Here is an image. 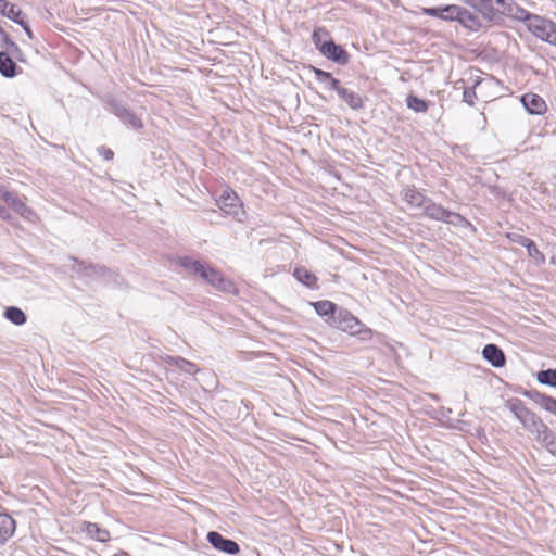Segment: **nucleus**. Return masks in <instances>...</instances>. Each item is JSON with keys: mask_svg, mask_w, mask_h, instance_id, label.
<instances>
[{"mask_svg": "<svg viewBox=\"0 0 556 556\" xmlns=\"http://www.w3.org/2000/svg\"><path fill=\"white\" fill-rule=\"evenodd\" d=\"M482 356L485 361H488L493 367L501 368L505 366L506 357L502 349H500L496 344L489 343L482 350Z\"/></svg>", "mask_w": 556, "mask_h": 556, "instance_id": "nucleus-15", "label": "nucleus"}, {"mask_svg": "<svg viewBox=\"0 0 556 556\" xmlns=\"http://www.w3.org/2000/svg\"><path fill=\"white\" fill-rule=\"evenodd\" d=\"M15 531V520L7 514H0V546L3 545Z\"/></svg>", "mask_w": 556, "mask_h": 556, "instance_id": "nucleus-20", "label": "nucleus"}, {"mask_svg": "<svg viewBox=\"0 0 556 556\" xmlns=\"http://www.w3.org/2000/svg\"><path fill=\"white\" fill-rule=\"evenodd\" d=\"M166 363L188 374L195 371V365L182 357L168 356Z\"/></svg>", "mask_w": 556, "mask_h": 556, "instance_id": "nucleus-25", "label": "nucleus"}, {"mask_svg": "<svg viewBox=\"0 0 556 556\" xmlns=\"http://www.w3.org/2000/svg\"><path fill=\"white\" fill-rule=\"evenodd\" d=\"M4 317L16 326H22L27 321L26 314L16 306H9L4 311Z\"/></svg>", "mask_w": 556, "mask_h": 556, "instance_id": "nucleus-23", "label": "nucleus"}, {"mask_svg": "<svg viewBox=\"0 0 556 556\" xmlns=\"http://www.w3.org/2000/svg\"><path fill=\"white\" fill-rule=\"evenodd\" d=\"M521 103L529 114L542 115L547 110L544 99L535 93L523 94Z\"/></svg>", "mask_w": 556, "mask_h": 556, "instance_id": "nucleus-13", "label": "nucleus"}, {"mask_svg": "<svg viewBox=\"0 0 556 556\" xmlns=\"http://www.w3.org/2000/svg\"><path fill=\"white\" fill-rule=\"evenodd\" d=\"M526 397L533 401L536 405H539L544 410L556 416V399L547 395L545 393H541L536 390H526L522 393Z\"/></svg>", "mask_w": 556, "mask_h": 556, "instance_id": "nucleus-12", "label": "nucleus"}, {"mask_svg": "<svg viewBox=\"0 0 556 556\" xmlns=\"http://www.w3.org/2000/svg\"><path fill=\"white\" fill-rule=\"evenodd\" d=\"M202 279H204L207 283L215 287L217 290L227 293H235L236 287L232 281L226 279L220 271L210 266L208 264H203V269L198 274Z\"/></svg>", "mask_w": 556, "mask_h": 556, "instance_id": "nucleus-6", "label": "nucleus"}, {"mask_svg": "<svg viewBox=\"0 0 556 556\" xmlns=\"http://www.w3.org/2000/svg\"><path fill=\"white\" fill-rule=\"evenodd\" d=\"M0 197L3 198L7 202H10L13 199V194L9 191H3L2 187L0 186Z\"/></svg>", "mask_w": 556, "mask_h": 556, "instance_id": "nucleus-40", "label": "nucleus"}, {"mask_svg": "<svg viewBox=\"0 0 556 556\" xmlns=\"http://www.w3.org/2000/svg\"><path fill=\"white\" fill-rule=\"evenodd\" d=\"M21 26L24 28V30L27 34V36L29 38H33V31H31L29 25L27 24V22L25 20H24V25H21Z\"/></svg>", "mask_w": 556, "mask_h": 556, "instance_id": "nucleus-41", "label": "nucleus"}, {"mask_svg": "<svg viewBox=\"0 0 556 556\" xmlns=\"http://www.w3.org/2000/svg\"><path fill=\"white\" fill-rule=\"evenodd\" d=\"M536 380L541 384L556 388V369H543L538 371Z\"/></svg>", "mask_w": 556, "mask_h": 556, "instance_id": "nucleus-26", "label": "nucleus"}, {"mask_svg": "<svg viewBox=\"0 0 556 556\" xmlns=\"http://www.w3.org/2000/svg\"><path fill=\"white\" fill-rule=\"evenodd\" d=\"M311 304L314 307L315 312L319 316L324 317L325 321L331 326V324H332L333 319L336 318L337 313L339 311L337 305L333 302L328 301V300L317 301V302H313Z\"/></svg>", "mask_w": 556, "mask_h": 556, "instance_id": "nucleus-17", "label": "nucleus"}, {"mask_svg": "<svg viewBox=\"0 0 556 556\" xmlns=\"http://www.w3.org/2000/svg\"><path fill=\"white\" fill-rule=\"evenodd\" d=\"M87 532L99 542H106L110 540V533L105 529H101L97 523H88Z\"/></svg>", "mask_w": 556, "mask_h": 556, "instance_id": "nucleus-27", "label": "nucleus"}, {"mask_svg": "<svg viewBox=\"0 0 556 556\" xmlns=\"http://www.w3.org/2000/svg\"><path fill=\"white\" fill-rule=\"evenodd\" d=\"M507 238L511 242L523 247V249H527L528 256L531 257L538 265L545 263L544 254L538 249L535 242L532 239L519 233H508Z\"/></svg>", "mask_w": 556, "mask_h": 556, "instance_id": "nucleus-11", "label": "nucleus"}, {"mask_svg": "<svg viewBox=\"0 0 556 556\" xmlns=\"http://www.w3.org/2000/svg\"><path fill=\"white\" fill-rule=\"evenodd\" d=\"M5 212H7V211H5V208H4V207H2V206H0V215H1V216H3V214H4Z\"/></svg>", "mask_w": 556, "mask_h": 556, "instance_id": "nucleus-44", "label": "nucleus"}, {"mask_svg": "<svg viewBox=\"0 0 556 556\" xmlns=\"http://www.w3.org/2000/svg\"><path fill=\"white\" fill-rule=\"evenodd\" d=\"M0 2H3V0H0Z\"/></svg>", "mask_w": 556, "mask_h": 556, "instance_id": "nucleus-45", "label": "nucleus"}, {"mask_svg": "<svg viewBox=\"0 0 556 556\" xmlns=\"http://www.w3.org/2000/svg\"><path fill=\"white\" fill-rule=\"evenodd\" d=\"M424 214L433 220L443 222L453 226H462L467 223L466 218L456 212L448 211L441 204H437L431 199L428 200L424 207Z\"/></svg>", "mask_w": 556, "mask_h": 556, "instance_id": "nucleus-5", "label": "nucleus"}, {"mask_svg": "<svg viewBox=\"0 0 556 556\" xmlns=\"http://www.w3.org/2000/svg\"><path fill=\"white\" fill-rule=\"evenodd\" d=\"M460 9L462 7L457 4H446L434 8H422L421 12L425 15L441 18L443 21L457 22Z\"/></svg>", "mask_w": 556, "mask_h": 556, "instance_id": "nucleus-10", "label": "nucleus"}, {"mask_svg": "<svg viewBox=\"0 0 556 556\" xmlns=\"http://www.w3.org/2000/svg\"><path fill=\"white\" fill-rule=\"evenodd\" d=\"M457 22L460 25H463L465 28L472 30V31H478L483 26L482 20L480 17V15L478 14V12H476V11L471 12L463 7L460 9V13H459Z\"/></svg>", "mask_w": 556, "mask_h": 556, "instance_id": "nucleus-16", "label": "nucleus"}, {"mask_svg": "<svg viewBox=\"0 0 556 556\" xmlns=\"http://www.w3.org/2000/svg\"><path fill=\"white\" fill-rule=\"evenodd\" d=\"M217 204L226 214L237 217L241 211L239 199L235 193L225 191L218 199Z\"/></svg>", "mask_w": 556, "mask_h": 556, "instance_id": "nucleus-14", "label": "nucleus"}, {"mask_svg": "<svg viewBox=\"0 0 556 556\" xmlns=\"http://www.w3.org/2000/svg\"><path fill=\"white\" fill-rule=\"evenodd\" d=\"M466 3L478 12L482 22L496 24L502 21L500 8H495L492 0H466Z\"/></svg>", "mask_w": 556, "mask_h": 556, "instance_id": "nucleus-7", "label": "nucleus"}, {"mask_svg": "<svg viewBox=\"0 0 556 556\" xmlns=\"http://www.w3.org/2000/svg\"><path fill=\"white\" fill-rule=\"evenodd\" d=\"M340 99L343 100L352 110H361L364 106L363 98L349 88L340 90Z\"/></svg>", "mask_w": 556, "mask_h": 556, "instance_id": "nucleus-22", "label": "nucleus"}, {"mask_svg": "<svg viewBox=\"0 0 556 556\" xmlns=\"http://www.w3.org/2000/svg\"><path fill=\"white\" fill-rule=\"evenodd\" d=\"M495 8H500L501 17L503 15H513L514 8L513 4L506 3V0H492Z\"/></svg>", "mask_w": 556, "mask_h": 556, "instance_id": "nucleus-33", "label": "nucleus"}, {"mask_svg": "<svg viewBox=\"0 0 556 556\" xmlns=\"http://www.w3.org/2000/svg\"><path fill=\"white\" fill-rule=\"evenodd\" d=\"M17 65L13 61V56L7 51L0 52V73L2 76L12 78L16 75Z\"/></svg>", "mask_w": 556, "mask_h": 556, "instance_id": "nucleus-21", "label": "nucleus"}, {"mask_svg": "<svg viewBox=\"0 0 556 556\" xmlns=\"http://www.w3.org/2000/svg\"><path fill=\"white\" fill-rule=\"evenodd\" d=\"M534 438L540 444H542L545 447L547 444H549L552 440L556 439V434L545 424L541 429L536 431Z\"/></svg>", "mask_w": 556, "mask_h": 556, "instance_id": "nucleus-28", "label": "nucleus"}, {"mask_svg": "<svg viewBox=\"0 0 556 556\" xmlns=\"http://www.w3.org/2000/svg\"><path fill=\"white\" fill-rule=\"evenodd\" d=\"M10 4V2L3 0V2H0V11L2 12V10H7Z\"/></svg>", "mask_w": 556, "mask_h": 556, "instance_id": "nucleus-42", "label": "nucleus"}, {"mask_svg": "<svg viewBox=\"0 0 556 556\" xmlns=\"http://www.w3.org/2000/svg\"><path fill=\"white\" fill-rule=\"evenodd\" d=\"M294 278L305 287L316 290L319 288L318 278L305 267H296L293 273Z\"/></svg>", "mask_w": 556, "mask_h": 556, "instance_id": "nucleus-19", "label": "nucleus"}, {"mask_svg": "<svg viewBox=\"0 0 556 556\" xmlns=\"http://www.w3.org/2000/svg\"><path fill=\"white\" fill-rule=\"evenodd\" d=\"M206 540L215 549L223 553L237 555L240 552V546L236 541L223 536L217 531H210L206 534Z\"/></svg>", "mask_w": 556, "mask_h": 556, "instance_id": "nucleus-9", "label": "nucleus"}, {"mask_svg": "<svg viewBox=\"0 0 556 556\" xmlns=\"http://www.w3.org/2000/svg\"><path fill=\"white\" fill-rule=\"evenodd\" d=\"M403 199L404 201L410 205L412 207H425L429 198L425 197L420 191H418L414 186L407 187L403 190Z\"/></svg>", "mask_w": 556, "mask_h": 556, "instance_id": "nucleus-18", "label": "nucleus"}, {"mask_svg": "<svg viewBox=\"0 0 556 556\" xmlns=\"http://www.w3.org/2000/svg\"><path fill=\"white\" fill-rule=\"evenodd\" d=\"M179 264L186 270L198 275L200 273V270L203 269L204 263H202L198 260H193L192 257H189V256H182L179 258Z\"/></svg>", "mask_w": 556, "mask_h": 556, "instance_id": "nucleus-29", "label": "nucleus"}, {"mask_svg": "<svg viewBox=\"0 0 556 556\" xmlns=\"http://www.w3.org/2000/svg\"><path fill=\"white\" fill-rule=\"evenodd\" d=\"M0 34L2 35L3 37V43H2V47H4L9 52V54L20 61H23L22 59V50L20 49V47L9 37V35L0 29Z\"/></svg>", "mask_w": 556, "mask_h": 556, "instance_id": "nucleus-24", "label": "nucleus"}, {"mask_svg": "<svg viewBox=\"0 0 556 556\" xmlns=\"http://www.w3.org/2000/svg\"><path fill=\"white\" fill-rule=\"evenodd\" d=\"M312 70L314 72V75H315L316 79L318 81H320V83L328 84L329 79H331V77H332L331 73L323 71L320 68H317V67L313 66Z\"/></svg>", "mask_w": 556, "mask_h": 556, "instance_id": "nucleus-34", "label": "nucleus"}, {"mask_svg": "<svg viewBox=\"0 0 556 556\" xmlns=\"http://www.w3.org/2000/svg\"><path fill=\"white\" fill-rule=\"evenodd\" d=\"M329 34L325 28H317L312 34V41L315 45L316 49L320 52L321 46L328 40Z\"/></svg>", "mask_w": 556, "mask_h": 556, "instance_id": "nucleus-32", "label": "nucleus"}, {"mask_svg": "<svg viewBox=\"0 0 556 556\" xmlns=\"http://www.w3.org/2000/svg\"><path fill=\"white\" fill-rule=\"evenodd\" d=\"M85 270L87 271V275H102L105 268L103 266L90 264L88 267H85Z\"/></svg>", "mask_w": 556, "mask_h": 556, "instance_id": "nucleus-38", "label": "nucleus"}, {"mask_svg": "<svg viewBox=\"0 0 556 556\" xmlns=\"http://www.w3.org/2000/svg\"><path fill=\"white\" fill-rule=\"evenodd\" d=\"M103 101L106 110L118 117L124 124L128 125L132 129H140L143 127L141 119L119 99L108 94Z\"/></svg>", "mask_w": 556, "mask_h": 556, "instance_id": "nucleus-4", "label": "nucleus"}, {"mask_svg": "<svg viewBox=\"0 0 556 556\" xmlns=\"http://www.w3.org/2000/svg\"><path fill=\"white\" fill-rule=\"evenodd\" d=\"M477 96H476V91H475V88H465L464 91H463V101L469 105H473L475 104V100H476Z\"/></svg>", "mask_w": 556, "mask_h": 556, "instance_id": "nucleus-35", "label": "nucleus"}, {"mask_svg": "<svg viewBox=\"0 0 556 556\" xmlns=\"http://www.w3.org/2000/svg\"><path fill=\"white\" fill-rule=\"evenodd\" d=\"M406 104L410 110L417 113H425L428 110V103L425 100L413 94H409L406 98Z\"/></svg>", "mask_w": 556, "mask_h": 556, "instance_id": "nucleus-30", "label": "nucleus"}, {"mask_svg": "<svg viewBox=\"0 0 556 556\" xmlns=\"http://www.w3.org/2000/svg\"><path fill=\"white\" fill-rule=\"evenodd\" d=\"M511 16L526 23L529 31L539 39L556 46V24L543 16L532 14L527 10L513 5Z\"/></svg>", "mask_w": 556, "mask_h": 556, "instance_id": "nucleus-1", "label": "nucleus"}, {"mask_svg": "<svg viewBox=\"0 0 556 556\" xmlns=\"http://www.w3.org/2000/svg\"><path fill=\"white\" fill-rule=\"evenodd\" d=\"M97 151H98V153H99L100 155H102V156L104 157V160H106V161H111V160L113 159V156H114V152H113L111 149H109V148H106V147H104V146L99 147V148L97 149Z\"/></svg>", "mask_w": 556, "mask_h": 556, "instance_id": "nucleus-37", "label": "nucleus"}, {"mask_svg": "<svg viewBox=\"0 0 556 556\" xmlns=\"http://www.w3.org/2000/svg\"><path fill=\"white\" fill-rule=\"evenodd\" d=\"M331 327L355 336L361 341H369L372 338V330L345 308H339Z\"/></svg>", "mask_w": 556, "mask_h": 556, "instance_id": "nucleus-2", "label": "nucleus"}, {"mask_svg": "<svg viewBox=\"0 0 556 556\" xmlns=\"http://www.w3.org/2000/svg\"><path fill=\"white\" fill-rule=\"evenodd\" d=\"M2 14L18 25H24L25 15L14 4H10L7 10H2Z\"/></svg>", "mask_w": 556, "mask_h": 556, "instance_id": "nucleus-31", "label": "nucleus"}, {"mask_svg": "<svg viewBox=\"0 0 556 556\" xmlns=\"http://www.w3.org/2000/svg\"><path fill=\"white\" fill-rule=\"evenodd\" d=\"M545 448L554 456H556V439L552 440L549 444L545 446Z\"/></svg>", "mask_w": 556, "mask_h": 556, "instance_id": "nucleus-39", "label": "nucleus"}, {"mask_svg": "<svg viewBox=\"0 0 556 556\" xmlns=\"http://www.w3.org/2000/svg\"><path fill=\"white\" fill-rule=\"evenodd\" d=\"M320 54L340 65H346L350 60L348 51L342 46L337 45L331 38L321 46Z\"/></svg>", "mask_w": 556, "mask_h": 556, "instance_id": "nucleus-8", "label": "nucleus"}, {"mask_svg": "<svg viewBox=\"0 0 556 556\" xmlns=\"http://www.w3.org/2000/svg\"><path fill=\"white\" fill-rule=\"evenodd\" d=\"M505 406L522 425L523 429L532 435H534L536 431L545 425L542 418L527 407V405L518 397L507 400Z\"/></svg>", "mask_w": 556, "mask_h": 556, "instance_id": "nucleus-3", "label": "nucleus"}, {"mask_svg": "<svg viewBox=\"0 0 556 556\" xmlns=\"http://www.w3.org/2000/svg\"><path fill=\"white\" fill-rule=\"evenodd\" d=\"M72 260H73L74 262H76L79 266H81V265L84 264L83 262L78 261V260H77V258H75V257H72Z\"/></svg>", "mask_w": 556, "mask_h": 556, "instance_id": "nucleus-43", "label": "nucleus"}, {"mask_svg": "<svg viewBox=\"0 0 556 556\" xmlns=\"http://www.w3.org/2000/svg\"><path fill=\"white\" fill-rule=\"evenodd\" d=\"M327 88L330 90H334L339 96L340 90L343 89L344 87L341 85L339 79H337L332 76L331 79H329V81L327 84Z\"/></svg>", "mask_w": 556, "mask_h": 556, "instance_id": "nucleus-36", "label": "nucleus"}]
</instances>
